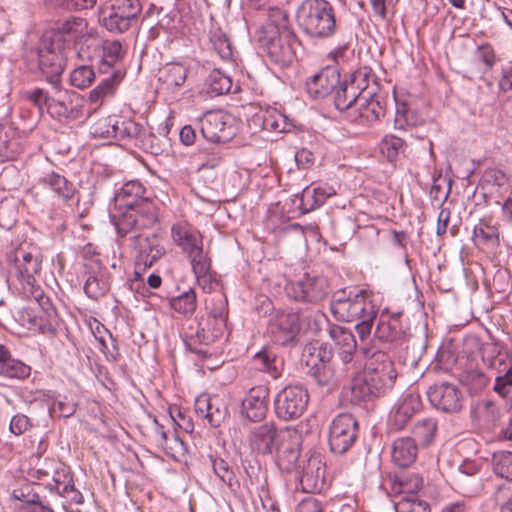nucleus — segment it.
Listing matches in <instances>:
<instances>
[{"label":"nucleus","instance_id":"7ed1b4c3","mask_svg":"<svg viewBox=\"0 0 512 512\" xmlns=\"http://www.w3.org/2000/svg\"><path fill=\"white\" fill-rule=\"evenodd\" d=\"M114 202L121 211L114 222L121 237L134 230L152 228L157 222V207L138 180L124 183L115 194Z\"/></svg>","mask_w":512,"mask_h":512},{"label":"nucleus","instance_id":"b1692460","mask_svg":"<svg viewBox=\"0 0 512 512\" xmlns=\"http://www.w3.org/2000/svg\"><path fill=\"white\" fill-rule=\"evenodd\" d=\"M403 313L390 314L382 312L375 330V337L383 342H395L405 335V327L402 323Z\"/></svg>","mask_w":512,"mask_h":512},{"label":"nucleus","instance_id":"774afa93","mask_svg":"<svg viewBox=\"0 0 512 512\" xmlns=\"http://www.w3.org/2000/svg\"><path fill=\"white\" fill-rule=\"evenodd\" d=\"M488 365L497 372V375L505 374L506 371L512 372V351L505 350Z\"/></svg>","mask_w":512,"mask_h":512},{"label":"nucleus","instance_id":"1a4fd4ad","mask_svg":"<svg viewBox=\"0 0 512 512\" xmlns=\"http://www.w3.org/2000/svg\"><path fill=\"white\" fill-rule=\"evenodd\" d=\"M61 48L52 40L41 36L38 45L28 55L31 62L37 63L39 71L54 89L61 87V75L64 71Z\"/></svg>","mask_w":512,"mask_h":512},{"label":"nucleus","instance_id":"4468645a","mask_svg":"<svg viewBox=\"0 0 512 512\" xmlns=\"http://www.w3.org/2000/svg\"><path fill=\"white\" fill-rule=\"evenodd\" d=\"M87 21L78 16H70L56 21L42 36L63 47L66 43H76L87 34Z\"/></svg>","mask_w":512,"mask_h":512},{"label":"nucleus","instance_id":"cd10ccee","mask_svg":"<svg viewBox=\"0 0 512 512\" xmlns=\"http://www.w3.org/2000/svg\"><path fill=\"white\" fill-rule=\"evenodd\" d=\"M39 183L51 189L61 200L68 203L72 201L77 192L74 184L70 182L65 176L51 171L44 174Z\"/></svg>","mask_w":512,"mask_h":512},{"label":"nucleus","instance_id":"f257e3e1","mask_svg":"<svg viewBox=\"0 0 512 512\" xmlns=\"http://www.w3.org/2000/svg\"><path fill=\"white\" fill-rule=\"evenodd\" d=\"M360 352L367 361L364 370L357 373L344 396L350 403L359 405L386 395L394 386L397 373L390 356L381 350L372 351L363 346Z\"/></svg>","mask_w":512,"mask_h":512},{"label":"nucleus","instance_id":"aec40b11","mask_svg":"<svg viewBox=\"0 0 512 512\" xmlns=\"http://www.w3.org/2000/svg\"><path fill=\"white\" fill-rule=\"evenodd\" d=\"M269 388L265 385L252 387L242 400L241 412L252 422H259L268 411Z\"/></svg>","mask_w":512,"mask_h":512},{"label":"nucleus","instance_id":"c85d7f7f","mask_svg":"<svg viewBox=\"0 0 512 512\" xmlns=\"http://www.w3.org/2000/svg\"><path fill=\"white\" fill-rule=\"evenodd\" d=\"M171 233L175 244L185 253L190 252L203 243L202 235L199 231L186 222L174 224Z\"/></svg>","mask_w":512,"mask_h":512},{"label":"nucleus","instance_id":"69168bd1","mask_svg":"<svg viewBox=\"0 0 512 512\" xmlns=\"http://www.w3.org/2000/svg\"><path fill=\"white\" fill-rule=\"evenodd\" d=\"M275 354L267 349H263L254 356V361L258 365V369L270 373L274 378L278 376L277 369L274 365Z\"/></svg>","mask_w":512,"mask_h":512},{"label":"nucleus","instance_id":"4c0bfd02","mask_svg":"<svg viewBox=\"0 0 512 512\" xmlns=\"http://www.w3.org/2000/svg\"><path fill=\"white\" fill-rule=\"evenodd\" d=\"M261 120L262 128L267 131L288 132L293 126L286 115L275 108H267L256 115Z\"/></svg>","mask_w":512,"mask_h":512},{"label":"nucleus","instance_id":"c9c22d12","mask_svg":"<svg viewBox=\"0 0 512 512\" xmlns=\"http://www.w3.org/2000/svg\"><path fill=\"white\" fill-rule=\"evenodd\" d=\"M14 496L24 503L22 512H54L50 505L45 503L37 492L33 491L31 485L21 487L14 492Z\"/></svg>","mask_w":512,"mask_h":512},{"label":"nucleus","instance_id":"052dcab7","mask_svg":"<svg viewBox=\"0 0 512 512\" xmlns=\"http://www.w3.org/2000/svg\"><path fill=\"white\" fill-rule=\"evenodd\" d=\"M190 258L194 274H204L211 268L210 259L203 251V243L187 253Z\"/></svg>","mask_w":512,"mask_h":512},{"label":"nucleus","instance_id":"37998d69","mask_svg":"<svg viewBox=\"0 0 512 512\" xmlns=\"http://www.w3.org/2000/svg\"><path fill=\"white\" fill-rule=\"evenodd\" d=\"M437 432V421L433 418H424L415 423L412 433L415 442L423 447L429 446Z\"/></svg>","mask_w":512,"mask_h":512},{"label":"nucleus","instance_id":"c756f323","mask_svg":"<svg viewBox=\"0 0 512 512\" xmlns=\"http://www.w3.org/2000/svg\"><path fill=\"white\" fill-rule=\"evenodd\" d=\"M335 189L330 186H307L300 194L299 208L304 213L311 212L324 204L327 198L335 195Z\"/></svg>","mask_w":512,"mask_h":512},{"label":"nucleus","instance_id":"72a5a7b5","mask_svg":"<svg viewBox=\"0 0 512 512\" xmlns=\"http://www.w3.org/2000/svg\"><path fill=\"white\" fill-rule=\"evenodd\" d=\"M60 483H46L45 488L73 504H82L84 501L82 493L75 487L73 475L69 470L60 480Z\"/></svg>","mask_w":512,"mask_h":512},{"label":"nucleus","instance_id":"2eb2a0df","mask_svg":"<svg viewBox=\"0 0 512 512\" xmlns=\"http://www.w3.org/2000/svg\"><path fill=\"white\" fill-rule=\"evenodd\" d=\"M427 397L431 405L442 412L456 413L462 409L460 390L448 382L430 386L427 390Z\"/></svg>","mask_w":512,"mask_h":512},{"label":"nucleus","instance_id":"bf43d9fd","mask_svg":"<svg viewBox=\"0 0 512 512\" xmlns=\"http://www.w3.org/2000/svg\"><path fill=\"white\" fill-rule=\"evenodd\" d=\"M95 79V72L92 67L81 65L75 68L70 74V82L73 86L84 89L91 85Z\"/></svg>","mask_w":512,"mask_h":512},{"label":"nucleus","instance_id":"393cba45","mask_svg":"<svg viewBox=\"0 0 512 512\" xmlns=\"http://www.w3.org/2000/svg\"><path fill=\"white\" fill-rule=\"evenodd\" d=\"M70 470L63 462L55 458L36 459L29 470L31 478L44 481L51 478V484L60 483L59 480Z\"/></svg>","mask_w":512,"mask_h":512},{"label":"nucleus","instance_id":"79ce46f5","mask_svg":"<svg viewBox=\"0 0 512 512\" xmlns=\"http://www.w3.org/2000/svg\"><path fill=\"white\" fill-rule=\"evenodd\" d=\"M308 374L318 385L331 388L337 385L339 377L335 370L334 363L314 364L310 363Z\"/></svg>","mask_w":512,"mask_h":512},{"label":"nucleus","instance_id":"f3484780","mask_svg":"<svg viewBox=\"0 0 512 512\" xmlns=\"http://www.w3.org/2000/svg\"><path fill=\"white\" fill-rule=\"evenodd\" d=\"M272 340L279 345L292 343L300 331L299 315L294 312H281L270 321L268 328Z\"/></svg>","mask_w":512,"mask_h":512},{"label":"nucleus","instance_id":"ea45409f","mask_svg":"<svg viewBox=\"0 0 512 512\" xmlns=\"http://www.w3.org/2000/svg\"><path fill=\"white\" fill-rule=\"evenodd\" d=\"M473 240L477 246L497 248L500 244L499 230L496 226L491 225L489 221L481 219L473 229Z\"/></svg>","mask_w":512,"mask_h":512},{"label":"nucleus","instance_id":"5701e85b","mask_svg":"<svg viewBox=\"0 0 512 512\" xmlns=\"http://www.w3.org/2000/svg\"><path fill=\"white\" fill-rule=\"evenodd\" d=\"M421 401L418 395L408 394L395 406L388 419L390 431H400L411 420L414 414L420 409Z\"/></svg>","mask_w":512,"mask_h":512},{"label":"nucleus","instance_id":"9b49d317","mask_svg":"<svg viewBox=\"0 0 512 512\" xmlns=\"http://www.w3.org/2000/svg\"><path fill=\"white\" fill-rule=\"evenodd\" d=\"M286 295L300 303L317 305L329 294L328 280L323 276L305 274L302 278L285 285Z\"/></svg>","mask_w":512,"mask_h":512},{"label":"nucleus","instance_id":"f03ea898","mask_svg":"<svg viewBox=\"0 0 512 512\" xmlns=\"http://www.w3.org/2000/svg\"><path fill=\"white\" fill-rule=\"evenodd\" d=\"M41 255L37 251H27L20 246L7 256V282L14 286L24 298L34 300L47 315L49 330L54 329L57 315L49 297L37 283L35 276L41 270Z\"/></svg>","mask_w":512,"mask_h":512},{"label":"nucleus","instance_id":"0eeeda50","mask_svg":"<svg viewBox=\"0 0 512 512\" xmlns=\"http://www.w3.org/2000/svg\"><path fill=\"white\" fill-rule=\"evenodd\" d=\"M375 306L367 291L348 288L334 292L330 301L332 315L342 322L356 321L365 313L370 316L374 313Z\"/></svg>","mask_w":512,"mask_h":512},{"label":"nucleus","instance_id":"20e7f679","mask_svg":"<svg viewBox=\"0 0 512 512\" xmlns=\"http://www.w3.org/2000/svg\"><path fill=\"white\" fill-rule=\"evenodd\" d=\"M50 94L43 88L26 90L23 97L35 106L42 115L44 112L59 121L76 120L83 115V99L75 93L61 92L60 87Z\"/></svg>","mask_w":512,"mask_h":512},{"label":"nucleus","instance_id":"f704fd0d","mask_svg":"<svg viewBox=\"0 0 512 512\" xmlns=\"http://www.w3.org/2000/svg\"><path fill=\"white\" fill-rule=\"evenodd\" d=\"M348 83L354 87V90L360 91V96L363 98L374 96L378 90L377 79L372 70L367 67L355 71Z\"/></svg>","mask_w":512,"mask_h":512},{"label":"nucleus","instance_id":"6e6552de","mask_svg":"<svg viewBox=\"0 0 512 512\" xmlns=\"http://www.w3.org/2000/svg\"><path fill=\"white\" fill-rule=\"evenodd\" d=\"M257 42L261 51L276 65L289 66L296 58L295 47L298 42L293 30H284L282 33L273 28L257 31Z\"/></svg>","mask_w":512,"mask_h":512},{"label":"nucleus","instance_id":"ddd939ff","mask_svg":"<svg viewBox=\"0 0 512 512\" xmlns=\"http://www.w3.org/2000/svg\"><path fill=\"white\" fill-rule=\"evenodd\" d=\"M199 129L204 139L211 143H227L236 134L231 117L221 111H208L199 119Z\"/></svg>","mask_w":512,"mask_h":512},{"label":"nucleus","instance_id":"864d4df0","mask_svg":"<svg viewBox=\"0 0 512 512\" xmlns=\"http://www.w3.org/2000/svg\"><path fill=\"white\" fill-rule=\"evenodd\" d=\"M329 335L340 350H356L357 343L353 333L342 326L333 325L329 329Z\"/></svg>","mask_w":512,"mask_h":512},{"label":"nucleus","instance_id":"a211bd4d","mask_svg":"<svg viewBox=\"0 0 512 512\" xmlns=\"http://www.w3.org/2000/svg\"><path fill=\"white\" fill-rule=\"evenodd\" d=\"M386 103L380 94L360 99L350 112L349 120L359 125L370 126L385 116Z\"/></svg>","mask_w":512,"mask_h":512},{"label":"nucleus","instance_id":"4d7b16f0","mask_svg":"<svg viewBox=\"0 0 512 512\" xmlns=\"http://www.w3.org/2000/svg\"><path fill=\"white\" fill-rule=\"evenodd\" d=\"M210 42L223 60H230L233 56V49L228 36L220 29L210 32Z\"/></svg>","mask_w":512,"mask_h":512},{"label":"nucleus","instance_id":"13d9d810","mask_svg":"<svg viewBox=\"0 0 512 512\" xmlns=\"http://www.w3.org/2000/svg\"><path fill=\"white\" fill-rule=\"evenodd\" d=\"M476 413L478 419L487 426H494L499 419L500 410L493 401L483 400L477 404Z\"/></svg>","mask_w":512,"mask_h":512},{"label":"nucleus","instance_id":"9d476101","mask_svg":"<svg viewBox=\"0 0 512 512\" xmlns=\"http://www.w3.org/2000/svg\"><path fill=\"white\" fill-rule=\"evenodd\" d=\"M309 393L301 384L287 385L274 398L276 416L284 421L300 418L307 409Z\"/></svg>","mask_w":512,"mask_h":512},{"label":"nucleus","instance_id":"3c124183","mask_svg":"<svg viewBox=\"0 0 512 512\" xmlns=\"http://www.w3.org/2000/svg\"><path fill=\"white\" fill-rule=\"evenodd\" d=\"M404 148V140L394 135H386L380 142L381 154L391 163L398 160Z\"/></svg>","mask_w":512,"mask_h":512},{"label":"nucleus","instance_id":"c03bdc74","mask_svg":"<svg viewBox=\"0 0 512 512\" xmlns=\"http://www.w3.org/2000/svg\"><path fill=\"white\" fill-rule=\"evenodd\" d=\"M424 119L408 104H396L394 124L396 129L405 130L408 127L421 125Z\"/></svg>","mask_w":512,"mask_h":512},{"label":"nucleus","instance_id":"6ab92c4d","mask_svg":"<svg viewBox=\"0 0 512 512\" xmlns=\"http://www.w3.org/2000/svg\"><path fill=\"white\" fill-rule=\"evenodd\" d=\"M144 229L134 230L128 232L132 234L131 238L134 242V247L137 250L136 264L143 265V270L153 265L159 259L164 249L159 245L158 237L153 233L146 235L142 233Z\"/></svg>","mask_w":512,"mask_h":512},{"label":"nucleus","instance_id":"4be33fe9","mask_svg":"<svg viewBox=\"0 0 512 512\" xmlns=\"http://www.w3.org/2000/svg\"><path fill=\"white\" fill-rule=\"evenodd\" d=\"M325 465L320 456H311L303 465L300 472V484L309 493L320 492L324 487Z\"/></svg>","mask_w":512,"mask_h":512},{"label":"nucleus","instance_id":"bb28decb","mask_svg":"<svg viewBox=\"0 0 512 512\" xmlns=\"http://www.w3.org/2000/svg\"><path fill=\"white\" fill-rule=\"evenodd\" d=\"M31 374V367L12 357L9 349L0 344V376L7 379L24 380Z\"/></svg>","mask_w":512,"mask_h":512},{"label":"nucleus","instance_id":"2f4dec72","mask_svg":"<svg viewBox=\"0 0 512 512\" xmlns=\"http://www.w3.org/2000/svg\"><path fill=\"white\" fill-rule=\"evenodd\" d=\"M334 93V105L340 112H345L347 118L350 117V112L356 107L360 99H364L360 96V91L354 90L353 86H350L347 81L341 82L333 91Z\"/></svg>","mask_w":512,"mask_h":512},{"label":"nucleus","instance_id":"680f3d73","mask_svg":"<svg viewBox=\"0 0 512 512\" xmlns=\"http://www.w3.org/2000/svg\"><path fill=\"white\" fill-rule=\"evenodd\" d=\"M190 258L194 274H204L211 268L210 259L203 251V243L187 253Z\"/></svg>","mask_w":512,"mask_h":512},{"label":"nucleus","instance_id":"a19ab883","mask_svg":"<svg viewBox=\"0 0 512 512\" xmlns=\"http://www.w3.org/2000/svg\"><path fill=\"white\" fill-rule=\"evenodd\" d=\"M423 487V479L418 474L399 476L393 482L392 490L397 494L396 499L419 496L418 492Z\"/></svg>","mask_w":512,"mask_h":512},{"label":"nucleus","instance_id":"5fc2aeb1","mask_svg":"<svg viewBox=\"0 0 512 512\" xmlns=\"http://www.w3.org/2000/svg\"><path fill=\"white\" fill-rule=\"evenodd\" d=\"M395 512H431L429 503L420 496L394 500Z\"/></svg>","mask_w":512,"mask_h":512},{"label":"nucleus","instance_id":"338daca9","mask_svg":"<svg viewBox=\"0 0 512 512\" xmlns=\"http://www.w3.org/2000/svg\"><path fill=\"white\" fill-rule=\"evenodd\" d=\"M493 390L501 398H508L512 393V372L496 375Z\"/></svg>","mask_w":512,"mask_h":512},{"label":"nucleus","instance_id":"39448f33","mask_svg":"<svg viewBox=\"0 0 512 512\" xmlns=\"http://www.w3.org/2000/svg\"><path fill=\"white\" fill-rule=\"evenodd\" d=\"M124 54L120 41H104L98 66V72L102 78L89 93V100L92 103L100 104L106 98L115 95L125 76V71L120 65V60L124 57Z\"/></svg>","mask_w":512,"mask_h":512},{"label":"nucleus","instance_id":"603ef678","mask_svg":"<svg viewBox=\"0 0 512 512\" xmlns=\"http://www.w3.org/2000/svg\"><path fill=\"white\" fill-rule=\"evenodd\" d=\"M273 28L278 32L284 30H292L289 26L287 13L279 7H269L267 12V22L262 25L257 31H268Z\"/></svg>","mask_w":512,"mask_h":512},{"label":"nucleus","instance_id":"09e8293b","mask_svg":"<svg viewBox=\"0 0 512 512\" xmlns=\"http://www.w3.org/2000/svg\"><path fill=\"white\" fill-rule=\"evenodd\" d=\"M332 358L333 352L326 344L310 345L305 348L303 353V361L307 367H310V361H313L314 364L333 363Z\"/></svg>","mask_w":512,"mask_h":512},{"label":"nucleus","instance_id":"dca6fc26","mask_svg":"<svg viewBox=\"0 0 512 512\" xmlns=\"http://www.w3.org/2000/svg\"><path fill=\"white\" fill-rule=\"evenodd\" d=\"M340 84V70L336 65H327L305 81V89L313 99H323L333 93Z\"/></svg>","mask_w":512,"mask_h":512},{"label":"nucleus","instance_id":"de8ad7c7","mask_svg":"<svg viewBox=\"0 0 512 512\" xmlns=\"http://www.w3.org/2000/svg\"><path fill=\"white\" fill-rule=\"evenodd\" d=\"M132 20L114 10L112 7L108 13H103L100 23L112 33H124L131 27Z\"/></svg>","mask_w":512,"mask_h":512},{"label":"nucleus","instance_id":"473e14b6","mask_svg":"<svg viewBox=\"0 0 512 512\" xmlns=\"http://www.w3.org/2000/svg\"><path fill=\"white\" fill-rule=\"evenodd\" d=\"M110 289V276L106 269L100 266L93 269L87 277L84 284L85 294L93 299L97 300L104 296Z\"/></svg>","mask_w":512,"mask_h":512},{"label":"nucleus","instance_id":"e433bc0d","mask_svg":"<svg viewBox=\"0 0 512 512\" xmlns=\"http://www.w3.org/2000/svg\"><path fill=\"white\" fill-rule=\"evenodd\" d=\"M188 69L180 63H167L159 71V81L168 90L182 86L187 78Z\"/></svg>","mask_w":512,"mask_h":512},{"label":"nucleus","instance_id":"49530a36","mask_svg":"<svg viewBox=\"0 0 512 512\" xmlns=\"http://www.w3.org/2000/svg\"><path fill=\"white\" fill-rule=\"evenodd\" d=\"M170 307L184 316L192 315L197 307L196 292L190 288L177 296L169 299Z\"/></svg>","mask_w":512,"mask_h":512},{"label":"nucleus","instance_id":"0e129e2a","mask_svg":"<svg viewBox=\"0 0 512 512\" xmlns=\"http://www.w3.org/2000/svg\"><path fill=\"white\" fill-rule=\"evenodd\" d=\"M227 415V408L219 402L216 397L212 398L208 412L206 414V420L211 427H218L225 420Z\"/></svg>","mask_w":512,"mask_h":512},{"label":"nucleus","instance_id":"f8f14e48","mask_svg":"<svg viewBox=\"0 0 512 512\" xmlns=\"http://www.w3.org/2000/svg\"><path fill=\"white\" fill-rule=\"evenodd\" d=\"M358 421L348 413L339 414L334 418L329 430V446L331 452L342 455L346 453L358 438Z\"/></svg>","mask_w":512,"mask_h":512},{"label":"nucleus","instance_id":"58836bf2","mask_svg":"<svg viewBox=\"0 0 512 512\" xmlns=\"http://www.w3.org/2000/svg\"><path fill=\"white\" fill-rule=\"evenodd\" d=\"M277 465L286 472L291 473L297 469V462L300 456L299 445L296 442L288 441L277 446Z\"/></svg>","mask_w":512,"mask_h":512},{"label":"nucleus","instance_id":"e2e57ef3","mask_svg":"<svg viewBox=\"0 0 512 512\" xmlns=\"http://www.w3.org/2000/svg\"><path fill=\"white\" fill-rule=\"evenodd\" d=\"M111 7L132 21H135L142 11L139 0H113Z\"/></svg>","mask_w":512,"mask_h":512},{"label":"nucleus","instance_id":"6e6d98bb","mask_svg":"<svg viewBox=\"0 0 512 512\" xmlns=\"http://www.w3.org/2000/svg\"><path fill=\"white\" fill-rule=\"evenodd\" d=\"M492 464L496 475L512 481V452L500 451L494 453Z\"/></svg>","mask_w":512,"mask_h":512},{"label":"nucleus","instance_id":"7c9ffc66","mask_svg":"<svg viewBox=\"0 0 512 512\" xmlns=\"http://www.w3.org/2000/svg\"><path fill=\"white\" fill-rule=\"evenodd\" d=\"M418 447L415 439L400 437L392 445V460L399 467H408L416 460Z\"/></svg>","mask_w":512,"mask_h":512},{"label":"nucleus","instance_id":"423d86ee","mask_svg":"<svg viewBox=\"0 0 512 512\" xmlns=\"http://www.w3.org/2000/svg\"><path fill=\"white\" fill-rule=\"evenodd\" d=\"M299 27L314 38H327L336 30L335 11L326 0H304L297 9Z\"/></svg>","mask_w":512,"mask_h":512},{"label":"nucleus","instance_id":"a878e982","mask_svg":"<svg viewBox=\"0 0 512 512\" xmlns=\"http://www.w3.org/2000/svg\"><path fill=\"white\" fill-rule=\"evenodd\" d=\"M106 127L107 129L101 132V136L119 141H130L136 138L140 132L138 123L123 117H109Z\"/></svg>","mask_w":512,"mask_h":512},{"label":"nucleus","instance_id":"a18cd8bd","mask_svg":"<svg viewBox=\"0 0 512 512\" xmlns=\"http://www.w3.org/2000/svg\"><path fill=\"white\" fill-rule=\"evenodd\" d=\"M207 93L211 96H218L228 93L232 87V79L219 69L210 72L205 81Z\"/></svg>","mask_w":512,"mask_h":512},{"label":"nucleus","instance_id":"8fccbe9b","mask_svg":"<svg viewBox=\"0 0 512 512\" xmlns=\"http://www.w3.org/2000/svg\"><path fill=\"white\" fill-rule=\"evenodd\" d=\"M212 469L214 474L219 480L231 490H235L238 487V481L233 469L230 465L222 458H211Z\"/></svg>","mask_w":512,"mask_h":512},{"label":"nucleus","instance_id":"412c9836","mask_svg":"<svg viewBox=\"0 0 512 512\" xmlns=\"http://www.w3.org/2000/svg\"><path fill=\"white\" fill-rule=\"evenodd\" d=\"M281 434L273 423H265L251 431L249 444L253 451L268 455L278 446Z\"/></svg>","mask_w":512,"mask_h":512}]
</instances>
